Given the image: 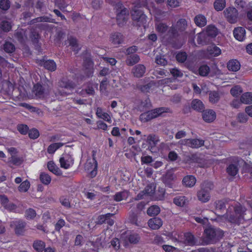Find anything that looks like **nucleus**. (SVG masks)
Segmentation results:
<instances>
[{
    "label": "nucleus",
    "mask_w": 252,
    "mask_h": 252,
    "mask_svg": "<svg viewBox=\"0 0 252 252\" xmlns=\"http://www.w3.org/2000/svg\"><path fill=\"white\" fill-rule=\"evenodd\" d=\"M240 63L236 60L229 61L227 64V67L229 71L236 72L240 68Z\"/></svg>",
    "instance_id": "nucleus-24"
},
{
    "label": "nucleus",
    "mask_w": 252,
    "mask_h": 252,
    "mask_svg": "<svg viewBox=\"0 0 252 252\" xmlns=\"http://www.w3.org/2000/svg\"><path fill=\"white\" fill-rule=\"evenodd\" d=\"M114 214L107 213L105 215H100L98 217L97 223L101 224L106 221L107 219L113 216Z\"/></svg>",
    "instance_id": "nucleus-56"
},
{
    "label": "nucleus",
    "mask_w": 252,
    "mask_h": 252,
    "mask_svg": "<svg viewBox=\"0 0 252 252\" xmlns=\"http://www.w3.org/2000/svg\"><path fill=\"white\" fill-rule=\"evenodd\" d=\"M3 208L9 212H16L17 209V205L12 202H9Z\"/></svg>",
    "instance_id": "nucleus-59"
},
{
    "label": "nucleus",
    "mask_w": 252,
    "mask_h": 252,
    "mask_svg": "<svg viewBox=\"0 0 252 252\" xmlns=\"http://www.w3.org/2000/svg\"><path fill=\"white\" fill-rule=\"evenodd\" d=\"M227 201L225 200H217L215 202V206L217 211L221 210L225 208Z\"/></svg>",
    "instance_id": "nucleus-54"
},
{
    "label": "nucleus",
    "mask_w": 252,
    "mask_h": 252,
    "mask_svg": "<svg viewBox=\"0 0 252 252\" xmlns=\"http://www.w3.org/2000/svg\"><path fill=\"white\" fill-rule=\"evenodd\" d=\"M187 201L185 196H179L174 199L173 202L178 206L183 207L186 205Z\"/></svg>",
    "instance_id": "nucleus-50"
},
{
    "label": "nucleus",
    "mask_w": 252,
    "mask_h": 252,
    "mask_svg": "<svg viewBox=\"0 0 252 252\" xmlns=\"http://www.w3.org/2000/svg\"><path fill=\"white\" fill-rule=\"evenodd\" d=\"M146 195L151 196L155 192V188L152 185H148L143 190Z\"/></svg>",
    "instance_id": "nucleus-60"
},
{
    "label": "nucleus",
    "mask_w": 252,
    "mask_h": 252,
    "mask_svg": "<svg viewBox=\"0 0 252 252\" xmlns=\"http://www.w3.org/2000/svg\"><path fill=\"white\" fill-rule=\"evenodd\" d=\"M44 67L51 71H55L56 69V64L53 60H48L43 63Z\"/></svg>",
    "instance_id": "nucleus-43"
},
{
    "label": "nucleus",
    "mask_w": 252,
    "mask_h": 252,
    "mask_svg": "<svg viewBox=\"0 0 252 252\" xmlns=\"http://www.w3.org/2000/svg\"><path fill=\"white\" fill-rule=\"evenodd\" d=\"M234 207L235 213L237 215L236 218H231L232 220L235 222V223H239L244 220H249L251 218L248 216L249 211L246 208L241 205H237Z\"/></svg>",
    "instance_id": "nucleus-5"
},
{
    "label": "nucleus",
    "mask_w": 252,
    "mask_h": 252,
    "mask_svg": "<svg viewBox=\"0 0 252 252\" xmlns=\"http://www.w3.org/2000/svg\"><path fill=\"white\" fill-rule=\"evenodd\" d=\"M128 196V192L124 190L117 192L114 196L113 199L116 201H120L124 199H126Z\"/></svg>",
    "instance_id": "nucleus-32"
},
{
    "label": "nucleus",
    "mask_w": 252,
    "mask_h": 252,
    "mask_svg": "<svg viewBox=\"0 0 252 252\" xmlns=\"http://www.w3.org/2000/svg\"><path fill=\"white\" fill-rule=\"evenodd\" d=\"M150 106L149 100L147 99L144 101H142L138 106V109L141 111H145Z\"/></svg>",
    "instance_id": "nucleus-57"
},
{
    "label": "nucleus",
    "mask_w": 252,
    "mask_h": 252,
    "mask_svg": "<svg viewBox=\"0 0 252 252\" xmlns=\"http://www.w3.org/2000/svg\"><path fill=\"white\" fill-rule=\"evenodd\" d=\"M239 164L238 162H235L229 164L226 168L227 174L231 176H235L238 173Z\"/></svg>",
    "instance_id": "nucleus-22"
},
{
    "label": "nucleus",
    "mask_w": 252,
    "mask_h": 252,
    "mask_svg": "<svg viewBox=\"0 0 252 252\" xmlns=\"http://www.w3.org/2000/svg\"><path fill=\"white\" fill-rule=\"evenodd\" d=\"M233 34L237 40L242 41L245 37V30L242 27L235 28L233 31Z\"/></svg>",
    "instance_id": "nucleus-20"
},
{
    "label": "nucleus",
    "mask_w": 252,
    "mask_h": 252,
    "mask_svg": "<svg viewBox=\"0 0 252 252\" xmlns=\"http://www.w3.org/2000/svg\"><path fill=\"white\" fill-rule=\"evenodd\" d=\"M232 208L233 211H232V208H229V210H227L226 213L224 215L222 216V217H224L228 221L235 223V222L232 220V219H231V218H236L237 215L235 213L234 207H232Z\"/></svg>",
    "instance_id": "nucleus-41"
},
{
    "label": "nucleus",
    "mask_w": 252,
    "mask_h": 252,
    "mask_svg": "<svg viewBox=\"0 0 252 252\" xmlns=\"http://www.w3.org/2000/svg\"><path fill=\"white\" fill-rule=\"evenodd\" d=\"M50 90L51 88L49 86L36 84L34 85L32 92L36 97L42 98L44 97L45 94H47L49 93Z\"/></svg>",
    "instance_id": "nucleus-6"
},
{
    "label": "nucleus",
    "mask_w": 252,
    "mask_h": 252,
    "mask_svg": "<svg viewBox=\"0 0 252 252\" xmlns=\"http://www.w3.org/2000/svg\"><path fill=\"white\" fill-rule=\"evenodd\" d=\"M0 29L4 32H8L12 28L11 22L6 20H3L0 24Z\"/></svg>",
    "instance_id": "nucleus-45"
},
{
    "label": "nucleus",
    "mask_w": 252,
    "mask_h": 252,
    "mask_svg": "<svg viewBox=\"0 0 252 252\" xmlns=\"http://www.w3.org/2000/svg\"><path fill=\"white\" fill-rule=\"evenodd\" d=\"M148 225L152 229H159L162 225V220L158 217L150 219L148 221Z\"/></svg>",
    "instance_id": "nucleus-17"
},
{
    "label": "nucleus",
    "mask_w": 252,
    "mask_h": 252,
    "mask_svg": "<svg viewBox=\"0 0 252 252\" xmlns=\"http://www.w3.org/2000/svg\"><path fill=\"white\" fill-rule=\"evenodd\" d=\"M128 19V14L127 9L125 8L121 10L117 15V22L120 27H123L126 23Z\"/></svg>",
    "instance_id": "nucleus-10"
},
{
    "label": "nucleus",
    "mask_w": 252,
    "mask_h": 252,
    "mask_svg": "<svg viewBox=\"0 0 252 252\" xmlns=\"http://www.w3.org/2000/svg\"><path fill=\"white\" fill-rule=\"evenodd\" d=\"M19 105L28 109L31 112H36L38 113H39L40 112H41V111L40 109H39L35 107H33L26 103H21L19 104Z\"/></svg>",
    "instance_id": "nucleus-58"
},
{
    "label": "nucleus",
    "mask_w": 252,
    "mask_h": 252,
    "mask_svg": "<svg viewBox=\"0 0 252 252\" xmlns=\"http://www.w3.org/2000/svg\"><path fill=\"white\" fill-rule=\"evenodd\" d=\"M10 6L9 0H1L0 1V8L3 10H8Z\"/></svg>",
    "instance_id": "nucleus-61"
},
{
    "label": "nucleus",
    "mask_w": 252,
    "mask_h": 252,
    "mask_svg": "<svg viewBox=\"0 0 252 252\" xmlns=\"http://www.w3.org/2000/svg\"><path fill=\"white\" fill-rule=\"evenodd\" d=\"M187 58V54L185 52H180L176 55L177 60L181 63H184Z\"/></svg>",
    "instance_id": "nucleus-64"
},
{
    "label": "nucleus",
    "mask_w": 252,
    "mask_h": 252,
    "mask_svg": "<svg viewBox=\"0 0 252 252\" xmlns=\"http://www.w3.org/2000/svg\"><path fill=\"white\" fill-rule=\"evenodd\" d=\"M141 4L137 3L132 8L131 15L133 24L138 27H146L147 25V16L139 8Z\"/></svg>",
    "instance_id": "nucleus-1"
},
{
    "label": "nucleus",
    "mask_w": 252,
    "mask_h": 252,
    "mask_svg": "<svg viewBox=\"0 0 252 252\" xmlns=\"http://www.w3.org/2000/svg\"><path fill=\"white\" fill-rule=\"evenodd\" d=\"M168 109L165 107L158 108L141 114L140 120L143 123L147 122L152 119L156 118L162 113L167 112Z\"/></svg>",
    "instance_id": "nucleus-3"
},
{
    "label": "nucleus",
    "mask_w": 252,
    "mask_h": 252,
    "mask_svg": "<svg viewBox=\"0 0 252 252\" xmlns=\"http://www.w3.org/2000/svg\"><path fill=\"white\" fill-rule=\"evenodd\" d=\"M140 61V58L138 55L134 54L127 57L126 60V63L127 65L132 66L138 63Z\"/></svg>",
    "instance_id": "nucleus-33"
},
{
    "label": "nucleus",
    "mask_w": 252,
    "mask_h": 252,
    "mask_svg": "<svg viewBox=\"0 0 252 252\" xmlns=\"http://www.w3.org/2000/svg\"><path fill=\"white\" fill-rule=\"evenodd\" d=\"M220 96L218 92L211 91L209 94V101L212 103H216L220 100Z\"/></svg>",
    "instance_id": "nucleus-38"
},
{
    "label": "nucleus",
    "mask_w": 252,
    "mask_h": 252,
    "mask_svg": "<svg viewBox=\"0 0 252 252\" xmlns=\"http://www.w3.org/2000/svg\"><path fill=\"white\" fill-rule=\"evenodd\" d=\"M39 179L40 181L44 185H49L51 181V177L45 173H41L40 175Z\"/></svg>",
    "instance_id": "nucleus-47"
},
{
    "label": "nucleus",
    "mask_w": 252,
    "mask_h": 252,
    "mask_svg": "<svg viewBox=\"0 0 252 252\" xmlns=\"http://www.w3.org/2000/svg\"><path fill=\"white\" fill-rule=\"evenodd\" d=\"M196 40L199 45H203L206 44L209 41V38L206 33L201 32L197 34Z\"/></svg>",
    "instance_id": "nucleus-26"
},
{
    "label": "nucleus",
    "mask_w": 252,
    "mask_h": 252,
    "mask_svg": "<svg viewBox=\"0 0 252 252\" xmlns=\"http://www.w3.org/2000/svg\"><path fill=\"white\" fill-rule=\"evenodd\" d=\"M185 242L189 246H193L196 243L194 236L190 233L185 234Z\"/></svg>",
    "instance_id": "nucleus-39"
},
{
    "label": "nucleus",
    "mask_w": 252,
    "mask_h": 252,
    "mask_svg": "<svg viewBox=\"0 0 252 252\" xmlns=\"http://www.w3.org/2000/svg\"><path fill=\"white\" fill-rule=\"evenodd\" d=\"M13 223L15 225V233L18 235L22 234L24 231L26 222L22 220H18L13 222Z\"/></svg>",
    "instance_id": "nucleus-25"
},
{
    "label": "nucleus",
    "mask_w": 252,
    "mask_h": 252,
    "mask_svg": "<svg viewBox=\"0 0 252 252\" xmlns=\"http://www.w3.org/2000/svg\"><path fill=\"white\" fill-rule=\"evenodd\" d=\"M45 247L44 242L41 240L36 241L33 244V247L38 252H42Z\"/></svg>",
    "instance_id": "nucleus-44"
},
{
    "label": "nucleus",
    "mask_w": 252,
    "mask_h": 252,
    "mask_svg": "<svg viewBox=\"0 0 252 252\" xmlns=\"http://www.w3.org/2000/svg\"><path fill=\"white\" fill-rule=\"evenodd\" d=\"M198 71L200 75L206 76L210 72V68L207 65H203L199 67Z\"/></svg>",
    "instance_id": "nucleus-55"
},
{
    "label": "nucleus",
    "mask_w": 252,
    "mask_h": 252,
    "mask_svg": "<svg viewBox=\"0 0 252 252\" xmlns=\"http://www.w3.org/2000/svg\"><path fill=\"white\" fill-rule=\"evenodd\" d=\"M213 188V185L210 182L202 184L200 189L197 192L198 199L203 203L208 202L211 198L210 191Z\"/></svg>",
    "instance_id": "nucleus-2"
},
{
    "label": "nucleus",
    "mask_w": 252,
    "mask_h": 252,
    "mask_svg": "<svg viewBox=\"0 0 252 252\" xmlns=\"http://www.w3.org/2000/svg\"><path fill=\"white\" fill-rule=\"evenodd\" d=\"M206 238L210 243H215L223 236V232L220 229L209 226L205 231Z\"/></svg>",
    "instance_id": "nucleus-4"
},
{
    "label": "nucleus",
    "mask_w": 252,
    "mask_h": 252,
    "mask_svg": "<svg viewBox=\"0 0 252 252\" xmlns=\"http://www.w3.org/2000/svg\"><path fill=\"white\" fill-rule=\"evenodd\" d=\"M153 86V84L152 83H148L145 85H142V82H140L137 85V88L143 92H147L149 91L150 89Z\"/></svg>",
    "instance_id": "nucleus-51"
},
{
    "label": "nucleus",
    "mask_w": 252,
    "mask_h": 252,
    "mask_svg": "<svg viewBox=\"0 0 252 252\" xmlns=\"http://www.w3.org/2000/svg\"><path fill=\"white\" fill-rule=\"evenodd\" d=\"M129 220L130 222L136 226H142V220L139 217L138 213L131 212L129 216Z\"/></svg>",
    "instance_id": "nucleus-19"
},
{
    "label": "nucleus",
    "mask_w": 252,
    "mask_h": 252,
    "mask_svg": "<svg viewBox=\"0 0 252 252\" xmlns=\"http://www.w3.org/2000/svg\"><path fill=\"white\" fill-rule=\"evenodd\" d=\"M30 182L28 180H26L21 183L18 187V190L20 192H26L30 188Z\"/></svg>",
    "instance_id": "nucleus-53"
},
{
    "label": "nucleus",
    "mask_w": 252,
    "mask_h": 252,
    "mask_svg": "<svg viewBox=\"0 0 252 252\" xmlns=\"http://www.w3.org/2000/svg\"><path fill=\"white\" fill-rule=\"evenodd\" d=\"M215 9L219 11L222 10L225 6V0H216L214 3Z\"/></svg>",
    "instance_id": "nucleus-46"
},
{
    "label": "nucleus",
    "mask_w": 252,
    "mask_h": 252,
    "mask_svg": "<svg viewBox=\"0 0 252 252\" xmlns=\"http://www.w3.org/2000/svg\"><path fill=\"white\" fill-rule=\"evenodd\" d=\"M241 102L242 103L248 104L252 103V93L247 92L243 94L241 96Z\"/></svg>",
    "instance_id": "nucleus-34"
},
{
    "label": "nucleus",
    "mask_w": 252,
    "mask_h": 252,
    "mask_svg": "<svg viewBox=\"0 0 252 252\" xmlns=\"http://www.w3.org/2000/svg\"><path fill=\"white\" fill-rule=\"evenodd\" d=\"M223 13L225 18L230 23H235L237 21L238 12L235 8L228 7L224 10Z\"/></svg>",
    "instance_id": "nucleus-8"
},
{
    "label": "nucleus",
    "mask_w": 252,
    "mask_h": 252,
    "mask_svg": "<svg viewBox=\"0 0 252 252\" xmlns=\"http://www.w3.org/2000/svg\"><path fill=\"white\" fill-rule=\"evenodd\" d=\"M160 211V208L158 206L153 205L148 209L147 213L150 216H155L158 215Z\"/></svg>",
    "instance_id": "nucleus-42"
},
{
    "label": "nucleus",
    "mask_w": 252,
    "mask_h": 252,
    "mask_svg": "<svg viewBox=\"0 0 252 252\" xmlns=\"http://www.w3.org/2000/svg\"><path fill=\"white\" fill-rule=\"evenodd\" d=\"M96 115L98 118L102 119L109 123H111L112 122L110 115L108 113L103 112L102 108L100 107L97 108Z\"/></svg>",
    "instance_id": "nucleus-23"
},
{
    "label": "nucleus",
    "mask_w": 252,
    "mask_h": 252,
    "mask_svg": "<svg viewBox=\"0 0 252 252\" xmlns=\"http://www.w3.org/2000/svg\"><path fill=\"white\" fill-rule=\"evenodd\" d=\"M23 159L22 158L15 155H12L11 157L8 158V163L10 166H11V165L19 166L23 163Z\"/></svg>",
    "instance_id": "nucleus-28"
},
{
    "label": "nucleus",
    "mask_w": 252,
    "mask_h": 252,
    "mask_svg": "<svg viewBox=\"0 0 252 252\" xmlns=\"http://www.w3.org/2000/svg\"><path fill=\"white\" fill-rule=\"evenodd\" d=\"M146 72V67L142 64L135 65L132 69L133 75L137 78L141 77Z\"/></svg>",
    "instance_id": "nucleus-16"
},
{
    "label": "nucleus",
    "mask_w": 252,
    "mask_h": 252,
    "mask_svg": "<svg viewBox=\"0 0 252 252\" xmlns=\"http://www.w3.org/2000/svg\"><path fill=\"white\" fill-rule=\"evenodd\" d=\"M61 167L64 169L69 168L73 163L72 158L68 154H64L60 159Z\"/></svg>",
    "instance_id": "nucleus-11"
},
{
    "label": "nucleus",
    "mask_w": 252,
    "mask_h": 252,
    "mask_svg": "<svg viewBox=\"0 0 252 252\" xmlns=\"http://www.w3.org/2000/svg\"><path fill=\"white\" fill-rule=\"evenodd\" d=\"M182 182L186 187H192L196 183V179L193 176L189 175L185 177Z\"/></svg>",
    "instance_id": "nucleus-29"
},
{
    "label": "nucleus",
    "mask_w": 252,
    "mask_h": 252,
    "mask_svg": "<svg viewBox=\"0 0 252 252\" xmlns=\"http://www.w3.org/2000/svg\"><path fill=\"white\" fill-rule=\"evenodd\" d=\"M207 51V53L212 57L218 56L221 54V50L215 45L209 46Z\"/></svg>",
    "instance_id": "nucleus-31"
},
{
    "label": "nucleus",
    "mask_w": 252,
    "mask_h": 252,
    "mask_svg": "<svg viewBox=\"0 0 252 252\" xmlns=\"http://www.w3.org/2000/svg\"><path fill=\"white\" fill-rule=\"evenodd\" d=\"M191 106L194 110L198 111H201L204 108V106L201 100L196 99L192 101Z\"/></svg>",
    "instance_id": "nucleus-36"
},
{
    "label": "nucleus",
    "mask_w": 252,
    "mask_h": 252,
    "mask_svg": "<svg viewBox=\"0 0 252 252\" xmlns=\"http://www.w3.org/2000/svg\"><path fill=\"white\" fill-rule=\"evenodd\" d=\"M175 178V176L174 174L173 170H168L166 174L162 177V180L163 182L170 186L172 181Z\"/></svg>",
    "instance_id": "nucleus-21"
},
{
    "label": "nucleus",
    "mask_w": 252,
    "mask_h": 252,
    "mask_svg": "<svg viewBox=\"0 0 252 252\" xmlns=\"http://www.w3.org/2000/svg\"><path fill=\"white\" fill-rule=\"evenodd\" d=\"M216 113L212 109L206 110L202 113V118L206 122H212L216 119Z\"/></svg>",
    "instance_id": "nucleus-15"
},
{
    "label": "nucleus",
    "mask_w": 252,
    "mask_h": 252,
    "mask_svg": "<svg viewBox=\"0 0 252 252\" xmlns=\"http://www.w3.org/2000/svg\"><path fill=\"white\" fill-rule=\"evenodd\" d=\"M47 167L51 172L57 175H60L62 174L60 168L52 161L48 162Z\"/></svg>",
    "instance_id": "nucleus-35"
},
{
    "label": "nucleus",
    "mask_w": 252,
    "mask_h": 252,
    "mask_svg": "<svg viewBox=\"0 0 252 252\" xmlns=\"http://www.w3.org/2000/svg\"><path fill=\"white\" fill-rule=\"evenodd\" d=\"M124 40V35L120 32L112 33L110 36V41L114 45L122 44Z\"/></svg>",
    "instance_id": "nucleus-14"
},
{
    "label": "nucleus",
    "mask_w": 252,
    "mask_h": 252,
    "mask_svg": "<svg viewBox=\"0 0 252 252\" xmlns=\"http://www.w3.org/2000/svg\"><path fill=\"white\" fill-rule=\"evenodd\" d=\"M158 142V137L155 134H151L147 136V142L149 145V147H151V149L155 147Z\"/></svg>",
    "instance_id": "nucleus-27"
},
{
    "label": "nucleus",
    "mask_w": 252,
    "mask_h": 252,
    "mask_svg": "<svg viewBox=\"0 0 252 252\" xmlns=\"http://www.w3.org/2000/svg\"><path fill=\"white\" fill-rule=\"evenodd\" d=\"M62 143H55L49 146L47 149V152L49 154H53L57 149L63 146Z\"/></svg>",
    "instance_id": "nucleus-49"
},
{
    "label": "nucleus",
    "mask_w": 252,
    "mask_h": 252,
    "mask_svg": "<svg viewBox=\"0 0 252 252\" xmlns=\"http://www.w3.org/2000/svg\"><path fill=\"white\" fill-rule=\"evenodd\" d=\"M187 26V21L185 19H181L177 22L174 27H171L169 32L174 36L178 34L179 32L184 31Z\"/></svg>",
    "instance_id": "nucleus-9"
},
{
    "label": "nucleus",
    "mask_w": 252,
    "mask_h": 252,
    "mask_svg": "<svg viewBox=\"0 0 252 252\" xmlns=\"http://www.w3.org/2000/svg\"><path fill=\"white\" fill-rule=\"evenodd\" d=\"M156 29L159 33H165L168 30V26L164 23L158 22L156 24Z\"/></svg>",
    "instance_id": "nucleus-48"
},
{
    "label": "nucleus",
    "mask_w": 252,
    "mask_h": 252,
    "mask_svg": "<svg viewBox=\"0 0 252 252\" xmlns=\"http://www.w3.org/2000/svg\"><path fill=\"white\" fill-rule=\"evenodd\" d=\"M179 143L182 145H185L193 149H197L204 145V141L197 138L185 139L181 140Z\"/></svg>",
    "instance_id": "nucleus-7"
},
{
    "label": "nucleus",
    "mask_w": 252,
    "mask_h": 252,
    "mask_svg": "<svg viewBox=\"0 0 252 252\" xmlns=\"http://www.w3.org/2000/svg\"><path fill=\"white\" fill-rule=\"evenodd\" d=\"M98 84L93 81H90L85 84L86 93L87 95L94 96L95 95V89L97 90Z\"/></svg>",
    "instance_id": "nucleus-13"
},
{
    "label": "nucleus",
    "mask_w": 252,
    "mask_h": 252,
    "mask_svg": "<svg viewBox=\"0 0 252 252\" xmlns=\"http://www.w3.org/2000/svg\"><path fill=\"white\" fill-rule=\"evenodd\" d=\"M4 50L7 53H12L15 50V47L13 44L10 42H6L4 44Z\"/></svg>",
    "instance_id": "nucleus-63"
},
{
    "label": "nucleus",
    "mask_w": 252,
    "mask_h": 252,
    "mask_svg": "<svg viewBox=\"0 0 252 252\" xmlns=\"http://www.w3.org/2000/svg\"><path fill=\"white\" fill-rule=\"evenodd\" d=\"M95 152L93 151V159H88L85 165V169L89 171L92 169H97V163L95 158Z\"/></svg>",
    "instance_id": "nucleus-18"
},
{
    "label": "nucleus",
    "mask_w": 252,
    "mask_h": 252,
    "mask_svg": "<svg viewBox=\"0 0 252 252\" xmlns=\"http://www.w3.org/2000/svg\"><path fill=\"white\" fill-rule=\"evenodd\" d=\"M67 40L69 43V45L71 46L72 50L75 52V53H77L79 50L80 49V47L78 44L77 39L73 37L70 36L68 38Z\"/></svg>",
    "instance_id": "nucleus-30"
},
{
    "label": "nucleus",
    "mask_w": 252,
    "mask_h": 252,
    "mask_svg": "<svg viewBox=\"0 0 252 252\" xmlns=\"http://www.w3.org/2000/svg\"><path fill=\"white\" fill-rule=\"evenodd\" d=\"M59 87L69 90H73L76 86V84L67 78H62L58 82Z\"/></svg>",
    "instance_id": "nucleus-12"
},
{
    "label": "nucleus",
    "mask_w": 252,
    "mask_h": 252,
    "mask_svg": "<svg viewBox=\"0 0 252 252\" xmlns=\"http://www.w3.org/2000/svg\"><path fill=\"white\" fill-rule=\"evenodd\" d=\"M194 22L196 25L200 27H202L206 25L207 21L205 17L202 15H198L194 18Z\"/></svg>",
    "instance_id": "nucleus-37"
},
{
    "label": "nucleus",
    "mask_w": 252,
    "mask_h": 252,
    "mask_svg": "<svg viewBox=\"0 0 252 252\" xmlns=\"http://www.w3.org/2000/svg\"><path fill=\"white\" fill-rule=\"evenodd\" d=\"M205 33H206L207 36L215 37L217 35L218 31L217 29L214 26L210 25L208 26Z\"/></svg>",
    "instance_id": "nucleus-40"
},
{
    "label": "nucleus",
    "mask_w": 252,
    "mask_h": 252,
    "mask_svg": "<svg viewBox=\"0 0 252 252\" xmlns=\"http://www.w3.org/2000/svg\"><path fill=\"white\" fill-rule=\"evenodd\" d=\"M139 237L137 234H131L128 237V240L130 243L136 244L139 242Z\"/></svg>",
    "instance_id": "nucleus-62"
},
{
    "label": "nucleus",
    "mask_w": 252,
    "mask_h": 252,
    "mask_svg": "<svg viewBox=\"0 0 252 252\" xmlns=\"http://www.w3.org/2000/svg\"><path fill=\"white\" fill-rule=\"evenodd\" d=\"M243 92L242 88L238 85L235 86L230 90V94L234 97H237Z\"/></svg>",
    "instance_id": "nucleus-52"
}]
</instances>
